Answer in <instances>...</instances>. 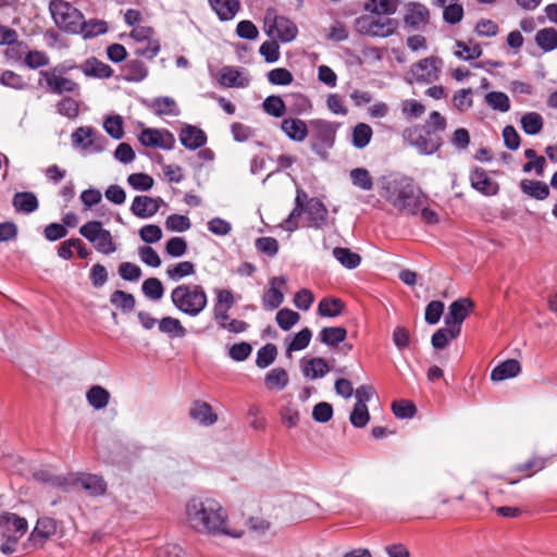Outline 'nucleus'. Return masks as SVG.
<instances>
[{"instance_id":"obj_36","label":"nucleus","mask_w":557,"mask_h":557,"mask_svg":"<svg viewBox=\"0 0 557 557\" xmlns=\"http://www.w3.org/2000/svg\"><path fill=\"white\" fill-rule=\"evenodd\" d=\"M195 264L191 261H181L166 268L165 274L169 280L178 282L195 273Z\"/></svg>"},{"instance_id":"obj_3","label":"nucleus","mask_w":557,"mask_h":557,"mask_svg":"<svg viewBox=\"0 0 557 557\" xmlns=\"http://www.w3.org/2000/svg\"><path fill=\"white\" fill-rule=\"evenodd\" d=\"M306 214V226L321 228L327 223L329 210L319 198L308 199L304 190H298L295 199V208L285 220V228L295 231L298 227V219Z\"/></svg>"},{"instance_id":"obj_22","label":"nucleus","mask_w":557,"mask_h":557,"mask_svg":"<svg viewBox=\"0 0 557 557\" xmlns=\"http://www.w3.org/2000/svg\"><path fill=\"white\" fill-rule=\"evenodd\" d=\"M180 140L184 147L190 150L198 149L207 143L205 132L197 126L187 125L180 133Z\"/></svg>"},{"instance_id":"obj_16","label":"nucleus","mask_w":557,"mask_h":557,"mask_svg":"<svg viewBox=\"0 0 557 557\" xmlns=\"http://www.w3.org/2000/svg\"><path fill=\"white\" fill-rule=\"evenodd\" d=\"M188 414L191 420L202 426H211L218 421V414L213 411L211 405L199 399L193 401Z\"/></svg>"},{"instance_id":"obj_57","label":"nucleus","mask_w":557,"mask_h":557,"mask_svg":"<svg viewBox=\"0 0 557 557\" xmlns=\"http://www.w3.org/2000/svg\"><path fill=\"white\" fill-rule=\"evenodd\" d=\"M472 104V90L470 88L460 89L453 96V106L459 112L468 111Z\"/></svg>"},{"instance_id":"obj_18","label":"nucleus","mask_w":557,"mask_h":557,"mask_svg":"<svg viewBox=\"0 0 557 557\" xmlns=\"http://www.w3.org/2000/svg\"><path fill=\"white\" fill-rule=\"evenodd\" d=\"M430 21L429 9L421 3H412L408 5L407 12L404 16V22L407 26L414 29L425 27Z\"/></svg>"},{"instance_id":"obj_46","label":"nucleus","mask_w":557,"mask_h":557,"mask_svg":"<svg viewBox=\"0 0 557 557\" xmlns=\"http://www.w3.org/2000/svg\"><path fill=\"white\" fill-rule=\"evenodd\" d=\"M456 46L458 50H456L455 55L466 61L478 59L483 52L479 44H472L471 41L463 42L459 40Z\"/></svg>"},{"instance_id":"obj_8","label":"nucleus","mask_w":557,"mask_h":557,"mask_svg":"<svg viewBox=\"0 0 557 557\" xmlns=\"http://www.w3.org/2000/svg\"><path fill=\"white\" fill-rule=\"evenodd\" d=\"M79 234L90 242L98 252L110 255L116 251V245L110 231L99 221H89L81 226Z\"/></svg>"},{"instance_id":"obj_28","label":"nucleus","mask_w":557,"mask_h":557,"mask_svg":"<svg viewBox=\"0 0 557 557\" xmlns=\"http://www.w3.org/2000/svg\"><path fill=\"white\" fill-rule=\"evenodd\" d=\"M289 383V376L285 369L274 368L264 376V385L268 391H283Z\"/></svg>"},{"instance_id":"obj_39","label":"nucleus","mask_w":557,"mask_h":557,"mask_svg":"<svg viewBox=\"0 0 557 557\" xmlns=\"http://www.w3.org/2000/svg\"><path fill=\"white\" fill-rule=\"evenodd\" d=\"M536 45L544 51L557 48V30L553 27L540 29L535 35Z\"/></svg>"},{"instance_id":"obj_58","label":"nucleus","mask_w":557,"mask_h":557,"mask_svg":"<svg viewBox=\"0 0 557 557\" xmlns=\"http://www.w3.org/2000/svg\"><path fill=\"white\" fill-rule=\"evenodd\" d=\"M0 84L17 90L24 89L27 86V83L23 76L11 70H5L2 72L0 75Z\"/></svg>"},{"instance_id":"obj_14","label":"nucleus","mask_w":557,"mask_h":557,"mask_svg":"<svg viewBox=\"0 0 557 557\" xmlns=\"http://www.w3.org/2000/svg\"><path fill=\"white\" fill-rule=\"evenodd\" d=\"M139 143L145 147L171 150L175 138L168 129L145 128L138 135Z\"/></svg>"},{"instance_id":"obj_43","label":"nucleus","mask_w":557,"mask_h":557,"mask_svg":"<svg viewBox=\"0 0 557 557\" xmlns=\"http://www.w3.org/2000/svg\"><path fill=\"white\" fill-rule=\"evenodd\" d=\"M57 532V522L54 519L49 517H42L38 519L36 527L32 533L34 537L41 540H48Z\"/></svg>"},{"instance_id":"obj_9","label":"nucleus","mask_w":557,"mask_h":557,"mask_svg":"<svg viewBox=\"0 0 557 557\" xmlns=\"http://www.w3.org/2000/svg\"><path fill=\"white\" fill-rule=\"evenodd\" d=\"M39 75V85L45 86L49 92L62 95L63 92L72 94L78 90V84L58 74L57 69L40 71Z\"/></svg>"},{"instance_id":"obj_42","label":"nucleus","mask_w":557,"mask_h":557,"mask_svg":"<svg viewBox=\"0 0 557 557\" xmlns=\"http://www.w3.org/2000/svg\"><path fill=\"white\" fill-rule=\"evenodd\" d=\"M334 258L345 268L355 269L361 262V257L348 248L336 247L333 249Z\"/></svg>"},{"instance_id":"obj_51","label":"nucleus","mask_w":557,"mask_h":557,"mask_svg":"<svg viewBox=\"0 0 557 557\" xmlns=\"http://www.w3.org/2000/svg\"><path fill=\"white\" fill-rule=\"evenodd\" d=\"M521 127L528 135H536L543 128V117L536 112H529L521 117Z\"/></svg>"},{"instance_id":"obj_32","label":"nucleus","mask_w":557,"mask_h":557,"mask_svg":"<svg viewBox=\"0 0 557 557\" xmlns=\"http://www.w3.org/2000/svg\"><path fill=\"white\" fill-rule=\"evenodd\" d=\"M397 0H368L364 3V10L372 14L388 16L397 11Z\"/></svg>"},{"instance_id":"obj_13","label":"nucleus","mask_w":557,"mask_h":557,"mask_svg":"<svg viewBox=\"0 0 557 557\" xmlns=\"http://www.w3.org/2000/svg\"><path fill=\"white\" fill-rule=\"evenodd\" d=\"M473 307L474 302L468 297L451 302L448 307V313L445 315L446 326H450L455 334H460L462 322L472 311Z\"/></svg>"},{"instance_id":"obj_47","label":"nucleus","mask_w":557,"mask_h":557,"mask_svg":"<svg viewBox=\"0 0 557 557\" xmlns=\"http://www.w3.org/2000/svg\"><path fill=\"white\" fill-rule=\"evenodd\" d=\"M344 304L338 298H323L318 307V313L322 317H337L342 313Z\"/></svg>"},{"instance_id":"obj_49","label":"nucleus","mask_w":557,"mask_h":557,"mask_svg":"<svg viewBox=\"0 0 557 557\" xmlns=\"http://www.w3.org/2000/svg\"><path fill=\"white\" fill-rule=\"evenodd\" d=\"M110 301L112 305L123 310L124 312L133 311L136 304L135 297L132 294L123 290L113 292L110 297Z\"/></svg>"},{"instance_id":"obj_11","label":"nucleus","mask_w":557,"mask_h":557,"mask_svg":"<svg viewBox=\"0 0 557 557\" xmlns=\"http://www.w3.org/2000/svg\"><path fill=\"white\" fill-rule=\"evenodd\" d=\"M313 149H329L333 146L336 135V125L325 120L310 122Z\"/></svg>"},{"instance_id":"obj_7","label":"nucleus","mask_w":557,"mask_h":557,"mask_svg":"<svg viewBox=\"0 0 557 557\" xmlns=\"http://www.w3.org/2000/svg\"><path fill=\"white\" fill-rule=\"evenodd\" d=\"M264 30L270 37H276L282 42L294 40L298 34L295 23L285 16L277 15L273 8L265 11Z\"/></svg>"},{"instance_id":"obj_62","label":"nucleus","mask_w":557,"mask_h":557,"mask_svg":"<svg viewBox=\"0 0 557 557\" xmlns=\"http://www.w3.org/2000/svg\"><path fill=\"white\" fill-rule=\"evenodd\" d=\"M311 337V331L308 327L302 329L294 336V338L287 346V352L305 349L309 345Z\"/></svg>"},{"instance_id":"obj_2","label":"nucleus","mask_w":557,"mask_h":557,"mask_svg":"<svg viewBox=\"0 0 557 557\" xmlns=\"http://www.w3.org/2000/svg\"><path fill=\"white\" fill-rule=\"evenodd\" d=\"M380 196L399 213L416 215L424 202L422 190L406 175L392 174L380 180Z\"/></svg>"},{"instance_id":"obj_64","label":"nucleus","mask_w":557,"mask_h":557,"mask_svg":"<svg viewBox=\"0 0 557 557\" xmlns=\"http://www.w3.org/2000/svg\"><path fill=\"white\" fill-rule=\"evenodd\" d=\"M103 127L114 139H121L124 135L123 121L120 115L107 117L103 123Z\"/></svg>"},{"instance_id":"obj_31","label":"nucleus","mask_w":557,"mask_h":557,"mask_svg":"<svg viewBox=\"0 0 557 557\" xmlns=\"http://www.w3.org/2000/svg\"><path fill=\"white\" fill-rule=\"evenodd\" d=\"M520 189L523 194L537 200H544L549 196V188L542 181L522 180Z\"/></svg>"},{"instance_id":"obj_35","label":"nucleus","mask_w":557,"mask_h":557,"mask_svg":"<svg viewBox=\"0 0 557 557\" xmlns=\"http://www.w3.org/2000/svg\"><path fill=\"white\" fill-rule=\"evenodd\" d=\"M329 370L326 360L321 357L309 359L302 368L304 375L312 380L323 377Z\"/></svg>"},{"instance_id":"obj_12","label":"nucleus","mask_w":557,"mask_h":557,"mask_svg":"<svg viewBox=\"0 0 557 557\" xmlns=\"http://www.w3.org/2000/svg\"><path fill=\"white\" fill-rule=\"evenodd\" d=\"M442 61L436 57H429L420 60L411 66L410 75L412 81L418 83H433L438 79Z\"/></svg>"},{"instance_id":"obj_17","label":"nucleus","mask_w":557,"mask_h":557,"mask_svg":"<svg viewBox=\"0 0 557 557\" xmlns=\"http://www.w3.org/2000/svg\"><path fill=\"white\" fill-rule=\"evenodd\" d=\"M432 5L443 10V20L449 25L461 22L465 15L460 0H431Z\"/></svg>"},{"instance_id":"obj_24","label":"nucleus","mask_w":557,"mask_h":557,"mask_svg":"<svg viewBox=\"0 0 557 557\" xmlns=\"http://www.w3.org/2000/svg\"><path fill=\"white\" fill-rule=\"evenodd\" d=\"M248 78L243 77L242 72L233 66H223L219 73V84L225 88L246 87Z\"/></svg>"},{"instance_id":"obj_56","label":"nucleus","mask_w":557,"mask_h":557,"mask_svg":"<svg viewBox=\"0 0 557 557\" xmlns=\"http://www.w3.org/2000/svg\"><path fill=\"white\" fill-rule=\"evenodd\" d=\"M263 110L275 117H281L286 112V106L278 96H269L262 103Z\"/></svg>"},{"instance_id":"obj_54","label":"nucleus","mask_w":557,"mask_h":557,"mask_svg":"<svg viewBox=\"0 0 557 557\" xmlns=\"http://www.w3.org/2000/svg\"><path fill=\"white\" fill-rule=\"evenodd\" d=\"M152 108L159 115H176L178 113L176 102L170 97H160L154 99Z\"/></svg>"},{"instance_id":"obj_37","label":"nucleus","mask_w":557,"mask_h":557,"mask_svg":"<svg viewBox=\"0 0 557 557\" xmlns=\"http://www.w3.org/2000/svg\"><path fill=\"white\" fill-rule=\"evenodd\" d=\"M347 336V331L342 326H330L321 330L319 334L320 341L327 346H336L344 342Z\"/></svg>"},{"instance_id":"obj_21","label":"nucleus","mask_w":557,"mask_h":557,"mask_svg":"<svg viewBox=\"0 0 557 557\" xmlns=\"http://www.w3.org/2000/svg\"><path fill=\"white\" fill-rule=\"evenodd\" d=\"M281 129L290 140L298 143L304 141L308 136V126L300 119H284L281 123Z\"/></svg>"},{"instance_id":"obj_52","label":"nucleus","mask_w":557,"mask_h":557,"mask_svg":"<svg viewBox=\"0 0 557 557\" xmlns=\"http://www.w3.org/2000/svg\"><path fill=\"white\" fill-rule=\"evenodd\" d=\"M299 320H300L299 313L292 309H288V308H283V309L278 310L276 313V317H275V321H276L277 325L283 331L290 330L295 324H297L299 322Z\"/></svg>"},{"instance_id":"obj_4","label":"nucleus","mask_w":557,"mask_h":557,"mask_svg":"<svg viewBox=\"0 0 557 557\" xmlns=\"http://www.w3.org/2000/svg\"><path fill=\"white\" fill-rule=\"evenodd\" d=\"M173 306L189 317L199 315L208 305V296L199 284H181L171 292Z\"/></svg>"},{"instance_id":"obj_40","label":"nucleus","mask_w":557,"mask_h":557,"mask_svg":"<svg viewBox=\"0 0 557 557\" xmlns=\"http://www.w3.org/2000/svg\"><path fill=\"white\" fill-rule=\"evenodd\" d=\"M373 132L370 125L366 123H358L352 128L351 144L358 149H362L370 143Z\"/></svg>"},{"instance_id":"obj_30","label":"nucleus","mask_w":557,"mask_h":557,"mask_svg":"<svg viewBox=\"0 0 557 557\" xmlns=\"http://www.w3.org/2000/svg\"><path fill=\"white\" fill-rule=\"evenodd\" d=\"M110 397V392L100 385H92L86 392V400L95 410L104 409L109 405Z\"/></svg>"},{"instance_id":"obj_25","label":"nucleus","mask_w":557,"mask_h":557,"mask_svg":"<svg viewBox=\"0 0 557 557\" xmlns=\"http://www.w3.org/2000/svg\"><path fill=\"white\" fill-rule=\"evenodd\" d=\"M211 9L221 21H231L240 10L239 0H209Z\"/></svg>"},{"instance_id":"obj_6","label":"nucleus","mask_w":557,"mask_h":557,"mask_svg":"<svg viewBox=\"0 0 557 557\" xmlns=\"http://www.w3.org/2000/svg\"><path fill=\"white\" fill-rule=\"evenodd\" d=\"M397 27V20L372 13L361 15L355 20L356 30L370 37H388L396 32Z\"/></svg>"},{"instance_id":"obj_59","label":"nucleus","mask_w":557,"mask_h":557,"mask_svg":"<svg viewBox=\"0 0 557 557\" xmlns=\"http://www.w3.org/2000/svg\"><path fill=\"white\" fill-rule=\"evenodd\" d=\"M160 51V44L157 39L144 40L137 44L135 48V54L138 57L152 60Z\"/></svg>"},{"instance_id":"obj_1","label":"nucleus","mask_w":557,"mask_h":557,"mask_svg":"<svg viewBox=\"0 0 557 557\" xmlns=\"http://www.w3.org/2000/svg\"><path fill=\"white\" fill-rule=\"evenodd\" d=\"M188 525L197 533L205 535H226L242 537L244 528L230 524L224 508L213 498L193 497L185 507Z\"/></svg>"},{"instance_id":"obj_26","label":"nucleus","mask_w":557,"mask_h":557,"mask_svg":"<svg viewBox=\"0 0 557 557\" xmlns=\"http://www.w3.org/2000/svg\"><path fill=\"white\" fill-rule=\"evenodd\" d=\"M81 70L86 76L97 78H109L113 75V70L107 63L99 61L96 58L87 59L82 65Z\"/></svg>"},{"instance_id":"obj_5","label":"nucleus","mask_w":557,"mask_h":557,"mask_svg":"<svg viewBox=\"0 0 557 557\" xmlns=\"http://www.w3.org/2000/svg\"><path fill=\"white\" fill-rule=\"evenodd\" d=\"M49 10L53 22L63 32L75 34L82 27L83 13L64 0H52Z\"/></svg>"},{"instance_id":"obj_60","label":"nucleus","mask_w":557,"mask_h":557,"mask_svg":"<svg viewBox=\"0 0 557 557\" xmlns=\"http://www.w3.org/2000/svg\"><path fill=\"white\" fill-rule=\"evenodd\" d=\"M57 112L69 119H74L79 112L78 102L73 98L64 97L57 103Z\"/></svg>"},{"instance_id":"obj_53","label":"nucleus","mask_w":557,"mask_h":557,"mask_svg":"<svg viewBox=\"0 0 557 557\" xmlns=\"http://www.w3.org/2000/svg\"><path fill=\"white\" fill-rule=\"evenodd\" d=\"M277 356V348L274 344H267L257 352L256 364L264 369L272 364Z\"/></svg>"},{"instance_id":"obj_38","label":"nucleus","mask_w":557,"mask_h":557,"mask_svg":"<svg viewBox=\"0 0 557 557\" xmlns=\"http://www.w3.org/2000/svg\"><path fill=\"white\" fill-rule=\"evenodd\" d=\"M3 535L7 532H13L16 539L24 535L27 531V521L24 518L16 516L15 513L3 515Z\"/></svg>"},{"instance_id":"obj_55","label":"nucleus","mask_w":557,"mask_h":557,"mask_svg":"<svg viewBox=\"0 0 557 557\" xmlns=\"http://www.w3.org/2000/svg\"><path fill=\"white\" fill-rule=\"evenodd\" d=\"M460 334H455L450 326L438 329L432 336L431 343L435 349L445 348L448 343L458 337Z\"/></svg>"},{"instance_id":"obj_10","label":"nucleus","mask_w":557,"mask_h":557,"mask_svg":"<svg viewBox=\"0 0 557 557\" xmlns=\"http://www.w3.org/2000/svg\"><path fill=\"white\" fill-rule=\"evenodd\" d=\"M72 141L87 153H97L103 150L106 138L91 127L82 126L72 134Z\"/></svg>"},{"instance_id":"obj_19","label":"nucleus","mask_w":557,"mask_h":557,"mask_svg":"<svg viewBox=\"0 0 557 557\" xmlns=\"http://www.w3.org/2000/svg\"><path fill=\"white\" fill-rule=\"evenodd\" d=\"M160 208L159 200L149 196H136L133 199L131 211L140 219H148L154 215Z\"/></svg>"},{"instance_id":"obj_50","label":"nucleus","mask_w":557,"mask_h":557,"mask_svg":"<svg viewBox=\"0 0 557 557\" xmlns=\"http://www.w3.org/2000/svg\"><path fill=\"white\" fill-rule=\"evenodd\" d=\"M349 176L354 186L362 190H371L373 188V180L367 169L356 168L350 171Z\"/></svg>"},{"instance_id":"obj_63","label":"nucleus","mask_w":557,"mask_h":557,"mask_svg":"<svg viewBox=\"0 0 557 557\" xmlns=\"http://www.w3.org/2000/svg\"><path fill=\"white\" fill-rule=\"evenodd\" d=\"M191 226L189 218L181 214H171L165 220V227L173 232H185Z\"/></svg>"},{"instance_id":"obj_27","label":"nucleus","mask_w":557,"mask_h":557,"mask_svg":"<svg viewBox=\"0 0 557 557\" xmlns=\"http://www.w3.org/2000/svg\"><path fill=\"white\" fill-rule=\"evenodd\" d=\"M520 371L521 366L519 361L516 359H508L492 370L491 380L494 382H500L517 376Z\"/></svg>"},{"instance_id":"obj_23","label":"nucleus","mask_w":557,"mask_h":557,"mask_svg":"<svg viewBox=\"0 0 557 557\" xmlns=\"http://www.w3.org/2000/svg\"><path fill=\"white\" fill-rule=\"evenodd\" d=\"M75 483L91 496L103 495L107 490L104 480L96 474L82 473L77 475Z\"/></svg>"},{"instance_id":"obj_44","label":"nucleus","mask_w":557,"mask_h":557,"mask_svg":"<svg viewBox=\"0 0 557 557\" xmlns=\"http://www.w3.org/2000/svg\"><path fill=\"white\" fill-rule=\"evenodd\" d=\"M159 331L171 336L183 337L186 335V329L181 321L173 317H164L159 321Z\"/></svg>"},{"instance_id":"obj_29","label":"nucleus","mask_w":557,"mask_h":557,"mask_svg":"<svg viewBox=\"0 0 557 557\" xmlns=\"http://www.w3.org/2000/svg\"><path fill=\"white\" fill-rule=\"evenodd\" d=\"M38 483L66 491L70 482L66 478L54 474L50 469H39L33 473Z\"/></svg>"},{"instance_id":"obj_33","label":"nucleus","mask_w":557,"mask_h":557,"mask_svg":"<svg viewBox=\"0 0 557 557\" xmlns=\"http://www.w3.org/2000/svg\"><path fill=\"white\" fill-rule=\"evenodd\" d=\"M147 75V66L139 60H132L123 66V78L127 82H141Z\"/></svg>"},{"instance_id":"obj_45","label":"nucleus","mask_w":557,"mask_h":557,"mask_svg":"<svg viewBox=\"0 0 557 557\" xmlns=\"http://www.w3.org/2000/svg\"><path fill=\"white\" fill-rule=\"evenodd\" d=\"M486 104L499 112H508L510 110V100L505 92L491 91L484 97Z\"/></svg>"},{"instance_id":"obj_15","label":"nucleus","mask_w":557,"mask_h":557,"mask_svg":"<svg viewBox=\"0 0 557 557\" xmlns=\"http://www.w3.org/2000/svg\"><path fill=\"white\" fill-rule=\"evenodd\" d=\"M286 284L283 276H274L269 281V288L262 295L263 308L268 311H273L278 308L284 301V293L281 290Z\"/></svg>"},{"instance_id":"obj_48","label":"nucleus","mask_w":557,"mask_h":557,"mask_svg":"<svg viewBox=\"0 0 557 557\" xmlns=\"http://www.w3.org/2000/svg\"><path fill=\"white\" fill-rule=\"evenodd\" d=\"M144 295L150 300L158 301L163 297L164 287L162 282L157 277H149L141 285Z\"/></svg>"},{"instance_id":"obj_61","label":"nucleus","mask_w":557,"mask_h":557,"mask_svg":"<svg viewBox=\"0 0 557 557\" xmlns=\"http://www.w3.org/2000/svg\"><path fill=\"white\" fill-rule=\"evenodd\" d=\"M127 183L135 190H149L153 186V178L146 173H133L127 177Z\"/></svg>"},{"instance_id":"obj_34","label":"nucleus","mask_w":557,"mask_h":557,"mask_svg":"<svg viewBox=\"0 0 557 557\" xmlns=\"http://www.w3.org/2000/svg\"><path fill=\"white\" fill-rule=\"evenodd\" d=\"M16 211L32 213L38 209V200L35 194L29 191L16 193L12 200Z\"/></svg>"},{"instance_id":"obj_20","label":"nucleus","mask_w":557,"mask_h":557,"mask_svg":"<svg viewBox=\"0 0 557 557\" xmlns=\"http://www.w3.org/2000/svg\"><path fill=\"white\" fill-rule=\"evenodd\" d=\"M471 186L478 191L492 196L498 191V185L490 178L486 171L480 168L474 169L470 174Z\"/></svg>"},{"instance_id":"obj_41","label":"nucleus","mask_w":557,"mask_h":557,"mask_svg":"<svg viewBox=\"0 0 557 557\" xmlns=\"http://www.w3.org/2000/svg\"><path fill=\"white\" fill-rule=\"evenodd\" d=\"M108 30L107 23L101 20L85 21L82 18V27L76 34H81L84 38H92L104 34Z\"/></svg>"}]
</instances>
